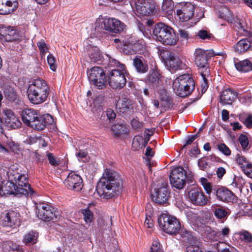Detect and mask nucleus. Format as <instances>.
<instances>
[{
    "instance_id": "53",
    "label": "nucleus",
    "mask_w": 252,
    "mask_h": 252,
    "mask_svg": "<svg viewBox=\"0 0 252 252\" xmlns=\"http://www.w3.org/2000/svg\"><path fill=\"white\" fill-rule=\"evenodd\" d=\"M218 149L226 156H229L231 154V151L229 148L224 144H220L218 145Z\"/></svg>"
},
{
    "instance_id": "47",
    "label": "nucleus",
    "mask_w": 252,
    "mask_h": 252,
    "mask_svg": "<svg viewBox=\"0 0 252 252\" xmlns=\"http://www.w3.org/2000/svg\"><path fill=\"white\" fill-rule=\"evenodd\" d=\"M236 160L237 163L241 166L242 169H243V166H246L248 163L250 162L246 158L239 154L237 155Z\"/></svg>"
},
{
    "instance_id": "25",
    "label": "nucleus",
    "mask_w": 252,
    "mask_h": 252,
    "mask_svg": "<svg viewBox=\"0 0 252 252\" xmlns=\"http://www.w3.org/2000/svg\"><path fill=\"white\" fill-rule=\"evenodd\" d=\"M38 113L34 110L26 109L22 111L21 117L23 123L31 127L35 118L38 117Z\"/></svg>"
},
{
    "instance_id": "18",
    "label": "nucleus",
    "mask_w": 252,
    "mask_h": 252,
    "mask_svg": "<svg viewBox=\"0 0 252 252\" xmlns=\"http://www.w3.org/2000/svg\"><path fill=\"white\" fill-rule=\"evenodd\" d=\"M234 50L238 54H243L252 50V34L237 42L234 46Z\"/></svg>"
},
{
    "instance_id": "44",
    "label": "nucleus",
    "mask_w": 252,
    "mask_h": 252,
    "mask_svg": "<svg viewBox=\"0 0 252 252\" xmlns=\"http://www.w3.org/2000/svg\"><path fill=\"white\" fill-rule=\"evenodd\" d=\"M159 56L165 63L167 61H169L175 54L168 50L161 49L159 51Z\"/></svg>"
},
{
    "instance_id": "51",
    "label": "nucleus",
    "mask_w": 252,
    "mask_h": 252,
    "mask_svg": "<svg viewBox=\"0 0 252 252\" xmlns=\"http://www.w3.org/2000/svg\"><path fill=\"white\" fill-rule=\"evenodd\" d=\"M238 140L241 144L243 149L245 150L249 145L248 137L246 135L241 134L239 137Z\"/></svg>"
},
{
    "instance_id": "7",
    "label": "nucleus",
    "mask_w": 252,
    "mask_h": 252,
    "mask_svg": "<svg viewBox=\"0 0 252 252\" xmlns=\"http://www.w3.org/2000/svg\"><path fill=\"white\" fill-rule=\"evenodd\" d=\"M89 80L91 84L98 89H102L106 87V76L103 69L99 66H94L87 72Z\"/></svg>"
},
{
    "instance_id": "34",
    "label": "nucleus",
    "mask_w": 252,
    "mask_h": 252,
    "mask_svg": "<svg viewBox=\"0 0 252 252\" xmlns=\"http://www.w3.org/2000/svg\"><path fill=\"white\" fill-rule=\"evenodd\" d=\"M112 131L114 137L118 138L122 134L127 133L128 130L126 125L118 124L112 126Z\"/></svg>"
},
{
    "instance_id": "2",
    "label": "nucleus",
    "mask_w": 252,
    "mask_h": 252,
    "mask_svg": "<svg viewBox=\"0 0 252 252\" xmlns=\"http://www.w3.org/2000/svg\"><path fill=\"white\" fill-rule=\"evenodd\" d=\"M49 90L45 81L41 78L34 79L28 89V98L34 104H41L46 100Z\"/></svg>"
},
{
    "instance_id": "42",
    "label": "nucleus",
    "mask_w": 252,
    "mask_h": 252,
    "mask_svg": "<svg viewBox=\"0 0 252 252\" xmlns=\"http://www.w3.org/2000/svg\"><path fill=\"white\" fill-rule=\"evenodd\" d=\"M242 241L247 243H252V234L247 230H242L239 233Z\"/></svg>"
},
{
    "instance_id": "9",
    "label": "nucleus",
    "mask_w": 252,
    "mask_h": 252,
    "mask_svg": "<svg viewBox=\"0 0 252 252\" xmlns=\"http://www.w3.org/2000/svg\"><path fill=\"white\" fill-rule=\"evenodd\" d=\"M37 217L44 221L53 222L57 221L60 218V215L54 208L47 204L42 203L36 207Z\"/></svg>"
},
{
    "instance_id": "23",
    "label": "nucleus",
    "mask_w": 252,
    "mask_h": 252,
    "mask_svg": "<svg viewBox=\"0 0 252 252\" xmlns=\"http://www.w3.org/2000/svg\"><path fill=\"white\" fill-rule=\"evenodd\" d=\"M5 97L15 105H20L22 103L16 90L10 86H7L4 90Z\"/></svg>"
},
{
    "instance_id": "6",
    "label": "nucleus",
    "mask_w": 252,
    "mask_h": 252,
    "mask_svg": "<svg viewBox=\"0 0 252 252\" xmlns=\"http://www.w3.org/2000/svg\"><path fill=\"white\" fill-rule=\"evenodd\" d=\"M158 222L164 232L171 235H176L181 229L179 220L168 214H162L158 218Z\"/></svg>"
},
{
    "instance_id": "46",
    "label": "nucleus",
    "mask_w": 252,
    "mask_h": 252,
    "mask_svg": "<svg viewBox=\"0 0 252 252\" xmlns=\"http://www.w3.org/2000/svg\"><path fill=\"white\" fill-rule=\"evenodd\" d=\"M213 234L218 237L225 238L228 236L230 233V229L228 227H224L221 231H213Z\"/></svg>"
},
{
    "instance_id": "12",
    "label": "nucleus",
    "mask_w": 252,
    "mask_h": 252,
    "mask_svg": "<svg viewBox=\"0 0 252 252\" xmlns=\"http://www.w3.org/2000/svg\"><path fill=\"white\" fill-rule=\"evenodd\" d=\"M134 5L136 12L142 16H148L153 13L155 6L148 0H131V5Z\"/></svg>"
},
{
    "instance_id": "43",
    "label": "nucleus",
    "mask_w": 252,
    "mask_h": 252,
    "mask_svg": "<svg viewBox=\"0 0 252 252\" xmlns=\"http://www.w3.org/2000/svg\"><path fill=\"white\" fill-rule=\"evenodd\" d=\"M19 39V35L16 31L13 29L9 28L6 36V41H16Z\"/></svg>"
},
{
    "instance_id": "19",
    "label": "nucleus",
    "mask_w": 252,
    "mask_h": 252,
    "mask_svg": "<svg viewBox=\"0 0 252 252\" xmlns=\"http://www.w3.org/2000/svg\"><path fill=\"white\" fill-rule=\"evenodd\" d=\"M3 113L5 115V123L8 127L16 129L21 127V122L11 110L5 109Z\"/></svg>"
},
{
    "instance_id": "11",
    "label": "nucleus",
    "mask_w": 252,
    "mask_h": 252,
    "mask_svg": "<svg viewBox=\"0 0 252 252\" xmlns=\"http://www.w3.org/2000/svg\"><path fill=\"white\" fill-rule=\"evenodd\" d=\"M108 83L114 89H121L126 85V78L123 70L112 69L108 74Z\"/></svg>"
},
{
    "instance_id": "24",
    "label": "nucleus",
    "mask_w": 252,
    "mask_h": 252,
    "mask_svg": "<svg viewBox=\"0 0 252 252\" xmlns=\"http://www.w3.org/2000/svg\"><path fill=\"white\" fill-rule=\"evenodd\" d=\"M237 93L230 89L223 90L220 95V101L223 104L231 105L237 97Z\"/></svg>"
},
{
    "instance_id": "55",
    "label": "nucleus",
    "mask_w": 252,
    "mask_h": 252,
    "mask_svg": "<svg viewBox=\"0 0 252 252\" xmlns=\"http://www.w3.org/2000/svg\"><path fill=\"white\" fill-rule=\"evenodd\" d=\"M226 244L223 242H219L217 244V249L218 252H233L232 250H230L229 248L224 247Z\"/></svg>"
},
{
    "instance_id": "48",
    "label": "nucleus",
    "mask_w": 252,
    "mask_h": 252,
    "mask_svg": "<svg viewBox=\"0 0 252 252\" xmlns=\"http://www.w3.org/2000/svg\"><path fill=\"white\" fill-rule=\"evenodd\" d=\"M186 250L187 252H203L199 247L198 241L194 244L187 245Z\"/></svg>"
},
{
    "instance_id": "58",
    "label": "nucleus",
    "mask_w": 252,
    "mask_h": 252,
    "mask_svg": "<svg viewBox=\"0 0 252 252\" xmlns=\"http://www.w3.org/2000/svg\"><path fill=\"white\" fill-rule=\"evenodd\" d=\"M8 29H9V28H7L5 27H0V39H3L6 41Z\"/></svg>"
},
{
    "instance_id": "26",
    "label": "nucleus",
    "mask_w": 252,
    "mask_h": 252,
    "mask_svg": "<svg viewBox=\"0 0 252 252\" xmlns=\"http://www.w3.org/2000/svg\"><path fill=\"white\" fill-rule=\"evenodd\" d=\"M116 107L119 112L122 114H129L132 112V109L129 100L125 97L120 98L117 101Z\"/></svg>"
},
{
    "instance_id": "33",
    "label": "nucleus",
    "mask_w": 252,
    "mask_h": 252,
    "mask_svg": "<svg viewBox=\"0 0 252 252\" xmlns=\"http://www.w3.org/2000/svg\"><path fill=\"white\" fill-rule=\"evenodd\" d=\"M3 252H23L21 247L12 241H6L2 244Z\"/></svg>"
},
{
    "instance_id": "29",
    "label": "nucleus",
    "mask_w": 252,
    "mask_h": 252,
    "mask_svg": "<svg viewBox=\"0 0 252 252\" xmlns=\"http://www.w3.org/2000/svg\"><path fill=\"white\" fill-rule=\"evenodd\" d=\"M165 64L171 71H174L182 69L183 65H184L179 57L175 55L169 61H167Z\"/></svg>"
},
{
    "instance_id": "62",
    "label": "nucleus",
    "mask_w": 252,
    "mask_h": 252,
    "mask_svg": "<svg viewBox=\"0 0 252 252\" xmlns=\"http://www.w3.org/2000/svg\"><path fill=\"white\" fill-rule=\"evenodd\" d=\"M198 165L201 170H205L207 168L208 163L203 158H200L198 160Z\"/></svg>"
},
{
    "instance_id": "64",
    "label": "nucleus",
    "mask_w": 252,
    "mask_h": 252,
    "mask_svg": "<svg viewBox=\"0 0 252 252\" xmlns=\"http://www.w3.org/2000/svg\"><path fill=\"white\" fill-rule=\"evenodd\" d=\"M106 115L108 119L110 121L113 120L116 118V114L111 109H107L106 111Z\"/></svg>"
},
{
    "instance_id": "57",
    "label": "nucleus",
    "mask_w": 252,
    "mask_h": 252,
    "mask_svg": "<svg viewBox=\"0 0 252 252\" xmlns=\"http://www.w3.org/2000/svg\"><path fill=\"white\" fill-rule=\"evenodd\" d=\"M178 34L183 40H187L189 37V32L185 29H179Z\"/></svg>"
},
{
    "instance_id": "59",
    "label": "nucleus",
    "mask_w": 252,
    "mask_h": 252,
    "mask_svg": "<svg viewBox=\"0 0 252 252\" xmlns=\"http://www.w3.org/2000/svg\"><path fill=\"white\" fill-rule=\"evenodd\" d=\"M241 121L248 127H252V115H249L245 120L240 119Z\"/></svg>"
},
{
    "instance_id": "32",
    "label": "nucleus",
    "mask_w": 252,
    "mask_h": 252,
    "mask_svg": "<svg viewBox=\"0 0 252 252\" xmlns=\"http://www.w3.org/2000/svg\"><path fill=\"white\" fill-rule=\"evenodd\" d=\"M159 99L165 107H169L172 104V99L168 95L166 89L163 87H160L158 89Z\"/></svg>"
},
{
    "instance_id": "40",
    "label": "nucleus",
    "mask_w": 252,
    "mask_h": 252,
    "mask_svg": "<svg viewBox=\"0 0 252 252\" xmlns=\"http://www.w3.org/2000/svg\"><path fill=\"white\" fill-rule=\"evenodd\" d=\"M89 56L92 61L94 62L99 61L102 59V55L97 47H91L90 50Z\"/></svg>"
},
{
    "instance_id": "50",
    "label": "nucleus",
    "mask_w": 252,
    "mask_h": 252,
    "mask_svg": "<svg viewBox=\"0 0 252 252\" xmlns=\"http://www.w3.org/2000/svg\"><path fill=\"white\" fill-rule=\"evenodd\" d=\"M202 79L203 80V82L201 84V92L202 93H204L208 89V79L207 77L209 76V75H205L203 74H200Z\"/></svg>"
},
{
    "instance_id": "31",
    "label": "nucleus",
    "mask_w": 252,
    "mask_h": 252,
    "mask_svg": "<svg viewBox=\"0 0 252 252\" xmlns=\"http://www.w3.org/2000/svg\"><path fill=\"white\" fill-rule=\"evenodd\" d=\"M22 174V171L17 164L11 165L7 171L8 180L12 181H15L19 179Z\"/></svg>"
},
{
    "instance_id": "1",
    "label": "nucleus",
    "mask_w": 252,
    "mask_h": 252,
    "mask_svg": "<svg viewBox=\"0 0 252 252\" xmlns=\"http://www.w3.org/2000/svg\"><path fill=\"white\" fill-rule=\"evenodd\" d=\"M123 187L120 175L114 170L106 169L96 186L100 197L108 199L118 195Z\"/></svg>"
},
{
    "instance_id": "15",
    "label": "nucleus",
    "mask_w": 252,
    "mask_h": 252,
    "mask_svg": "<svg viewBox=\"0 0 252 252\" xmlns=\"http://www.w3.org/2000/svg\"><path fill=\"white\" fill-rule=\"evenodd\" d=\"M66 188L75 191H80L83 187V180L78 174L70 172L64 182Z\"/></svg>"
},
{
    "instance_id": "16",
    "label": "nucleus",
    "mask_w": 252,
    "mask_h": 252,
    "mask_svg": "<svg viewBox=\"0 0 252 252\" xmlns=\"http://www.w3.org/2000/svg\"><path fill=\"white\" fill-rule=\"evenodd\" d=\"M103 29L112 33H119L124 30V24L115 18L104 19L101 24Z\"/></svg>"
},
{
    "instance_id": "35",
    "label": "nucleus",
    "mask_w": 252,
    "mask_h": 252,
    "mask_svg": "<svg viewBox=\"0 0 252 252\" xmlns=\"http://www.w3.org/2000/svg\"><path fill=\"white\" fill-rule=\"evenodd\" d=\"M235 66L238 71L242 72H247L252 70V63L247 59L236 63Z\"/></svg>"
},
{
    "instance_id": "36",
    "label": "nucleus",
    "mask_w": 252,
    "mask_h": 252,
    "mask_svg": "<svg viewBox=\"0 0 252 252\" xmlns=\"http://www.w3.org/2000/svg\"><path fill=\"white\" fill-rule=\"evenodd\" d=\"M159 74L156 71L152 70L145 78L146 82L153 87H158L159 84Z\"/></svg>"
},
{
    "instance_id": "60",
    "label": "nucleus",
    "mask_w": 252,
    "mask_h": 252,
    "mask_svg": "<svg viewBox=\"0 0 252 252\" xmlns=\"http://www.w3.org/2000/svg\"><path fill=\"white\" fill-rule=\"evenodd\" d=\"M197 36L202 39H209L211 37V34L208 33L205 30H200L197 33Z\"/></svg>"
},
{
    "instance_id": "27",
    "label": "nucleus",
    "mask_w": 252,
    "mask_h": 252,
    "mask_svg": "<svg viewBox=\"0 0 252 252\" xmlns=\"http://www.w3.org/2000/svg\"><path fill=\"white\" fill-rule=\"evenodd\" d=\"M1 190L6 191L4 192L5 193L10 194H27L28 192L25 189H19L15 181H9L1 188Z\"/></svg>"
},
{
    "instance_id": "14",
    "label": "nucleus",
    "mask_w": 252,
    "mask_h": 252,
    "mask_svg": "<svg viewBox=\"0 0 252 252\" xmlns=\"http://www.w3.org/2000/svg\"><path fill=\"white\" fill-rule=\"evenodd\" d=\"M19 223L20 214L13 211L2 214L0 218V225L3 227H12Z\"/></svg>"
},
{
    "instance_id": "61",
    "label": "nucleus",
    "mask_w": 252,
    "mask_h": 252,
    "mask_svg": "<svg viewBox=\"0 0 252 252\" xmlns=\"http://www.w3.org/2000/svg\"><path fill=\"white\" fill-rule=\"evenodd\" d=\"M76 155L78 158H84V159H82L84 162L88 160V153L85 151L79 150Z\"/></svg>"
},
{
    "instance_id": "13",
    "label": "nucleus",
    "mask_w": 252,
    "mask_h": 252,
    "mask_svg": "<svg viewBox=\"0 0 252 252\" xmlns=\"http://www.w3.org/2000/svg\"><path fill=\"white\" fill-rule=\"evenodd\" d=\"M190 202L196 206H203L207 203L208 199L200 188H193L188 192Z\"/></svg>"
},
{
    "instance_id": "21",
    "label": "nucleus",
    "mask_w": 252,
    "mask_h": 252,
    "mask_svg": "<svg viewBox=\"0 0 252 252\" xmlns=\"http://www.w3.org/2000/svg\"><path fill=\"white\" fill-rule=\"evenodd\" d=\"M218 200L225 202L233 203L237 200V197L230 190L225 188H219L216 192Z\"/></svg>"
},
{
    "instance_id": "30",
    "label": "nucleus",
    "mask_w": 252,
    "mask_h": 252,
    "mask_svg": "<svg viewBox=\"0 0 252 252\" xmlns=\"http://www.w3.org/2000/svg\"><path fill=\"white\" fill-rule=\"evenodd\" d=\"M133 64L136 71L139 73H144L148 70V65L144 63L142 57L136 56L133 60Z\"/></svg>"
},
{
    "instance_id": "49",
    "label": "nucleus",
    "mask_w": 252,
    "mask_h": 252,
    "mask_svg": "<svg viewBox=\"0 0 252 252\" xmlns=\"http://www.w3.org/2000/svg\"><path fill=\"white\" fill-rule=\"evenodd\" d=\"M47 158L49 163L54 166H58L60 163V159L56 158L52 153H49L47 154Z\"/></svg>"
},
{
    "instance_id": "5",
    "label": "nucleus",
    "mask_w": 252,
    "mask_h": 252,
    "mask_svg": "<svg viewBox=\"0 0 252 252\" xmlns=\"http://www.w3.org/2000/svg\"><path fill=\"white\" fill-rule=\"evenodd\" d=\"M194 63L197 66L200 74L209 75L210 69L208 65V60L215 55H219V54H215L213 50H204L201 48L195 50L194 53Z\"/></svg>"
},
{
    "instance_id": "41",
    "label": "nucleus",
    "mask_w": 252,
    "mask_h": 252,
    "mask_svg": "<svg viewBox=\"0 0 252 252\" xmlns=\"http://www.w3.org/2000/svg\"><path fill=\"white\" fill-rule=\"evenodd\" d=\"M38 236V233L33 231H31L25 235L24 242L26 244H35L37 242Z\"/></svg>"
},
{
    "instance_id": "54",
    "label": "nucleus",
    "mask_w": 252,
    "mask_h": 252,
    "mask_svg": "<svg viewBox=\"0 0 252 252\" xmlns=\"http://www.w3.org/2000/svg\"><path fill=\"white\" fill-rule=\"evenodd\" d=\"M242 170L248 177L252 178V163L251 162L246 166H243Z\"/></svg>"
},
{
    "instance_id": "56",
    "label": "nucleus",
    "mask_w": 252,
    "mask_h": 252,
    "mask_svg": "<svg viewBox=\"0 0 252 252\" xmlns=\"http://www.w3.org/2000/svg\"><path fill=\"white\" fill-rule=\"evenodd\" d=\"M149 252H161L159 243L158 241H154L151 247Z\"/></svg>"
},
{
    "instance_id": "10",
    "label": "nucleus",
    "mask_w": 252,
    "mask_h": 252,
    "mask_svg": "<svg viewBox=\"0 0 252 252\" xmlns=\"http://www.w3.org/2000/svg\"><path fill=\"white\" fill-rule=\"evenodd\" d=\"M187 172L183 167H177L171 172L170 182L171 185L179 189L184 188L186 184Z\"/></svg>"
},
{
    "instance_id": "52",
    "label": "nucleus",
    "mask_w": 252,
    "mask_h": 252,
    "mask_svg": "<svg viewBox=\"0 0 252 252\" xmlns=\"http://www.w3.org/2000/svg\"><path fill=\"white\" fill-rule=\"evenodd\" d=\"M47 62L51 69L53 71H55L56 69V60L52 54H50L47 57Z\"/></svg>"
},
{
    "instance_id": "22",
    "label": "nucleus",
    "mask_w": 252,
    "mask_h": 252,
    "mask_svg": "<svg viewBox=\"0 0 252 252\" xmlns=\"http://www.w3.org/2000/svg\"><path fill=\"white\" fill-rule=\"evenodd\" d=\"M18 6L17 0H0V14H11L18 8Z\"/></svg>"
},
{
    "instance_id": "39",
    "label": "nucleus",
    "mask_w": 252,
    "mask_h": 252,
    "mask_svg": "<svg viewBox=\"0 0 252 252\" xmlns=\"http://www.w3.org/2000/svg\"><path fill=\"white\" fill-rule=\"evenodd\" d=\"M181 236L183 241L187 243V245L194 244V243L198 241L196 238L193 236L192 233L189 231H182L181 233Z\"/></svg>"
},
{
    "instance_id": "28",
    "label": "nucleus",
    "mask_w": 252,
    "mask_h": 252,
    "mask_svg": "<svg viewBox=\"0 0 252 252\" xmlns=\"http://www.w3.org/2000/svg\"><path fill=\"white\" fill-rule=\"evenodd\" d=\"M15 182L19 189H25L27 191V195L31 196L34 193V190L29 184L28 177L25 174L22 173L21 176Z\"/></svg>"
},
{
    "instance_id": "17",
    "label": "nucleus",
    "mask_w": 252,
    "mask_h": 252,
    "mask_svg": "<svg viewBox=\"0 0 252 252\" xmlns=\"http://www.w3.org/2000/svg\"><path fill=\"white\" fill-rule=\"evenodd\" d=\"M54 119L51 115L46 114L41 115L38 114V117L35 118L31 127L40 131L43 130L47 126L52 125Z\"/></svg>"
},
{
    "instance_id": "37",
    "label": "nucleus",
    "mask_w": 252,
    "mask_h": 252,
    "mask_svg": "<svg viewBox=\"0 0 252 252\" xmlns=\"http://www.w3.org/2000/svg\"><path fill=\"white\" fill-rule=\"evenodd\" d=\"M174 3L172 0H163L161 7L162 13L167 16L172 15Z\"/></svg>"
},
{
    "instance_id": "4",
    "label": "nucleus",
    "mask_w": 252,
    "mask_h": 252,
    "mask_svg": "<svg viewBox=\"0 0 252 252\" xmlns=\"http://www.w3.org/2000/svg\"><path fill=\"white\" fill-rule=\"evenodd\" d=\"M153 33L157 39L163 44L173 45L177 42L174 30L163 23L160 22L155 26Z\"/></svg>"
},
{
    "instance_id": "20",
    "label": "nucleus",
    "mask_w": 252,
    "mask_h": 252,
    "mask_svg": "<svg viewBox=\"0 0 252 252\" xmlns=\"http://www.w3.org/2000/svg\"><path fill=\"white\" fill-rule=\"evenodd\" d=\"M194 6L190 2H186L181 9L177 10V14L180 19L183 21H187L190 19L194 15Z\"/></svg>"
},
{
    "instance_id": "45",
    "label": "nucleus",
    "mask_w": 252,
    "mask_h": 252,
    "mask_svg": "<svg viewBox=\"0 0 252 252\" xmlns=\"http://www.w3.org/2000/svg\"><path fill=\"white\" fill-rule=\"evenodd\" d=\"M81 212L84 216V220L87 223L91 222L94 218V215L92 212H91L89 208L85 209H82Z\"/></svg>"
},
{
    "instance_id": "8",
    "label": "nucleus",
    "mask_w": 252,
    "mask_h": 252,
    "mask_svg": "<svg viewBox=\"0 0 252 252\" xmlns=\"http://www.w3.org/2000/svg\"><path fill=\"white\" fill-rule=\"evenodd\" d=\"M170 192L168 189V184L166 182H163L161 185L154 189L151 192V196L153 202L159 205L168 204V200L170 197Z\"/></svg>"
},
{
    "instance_id": "63",
    "label": "nucleus",
    "mask_w": 252,
    "mask_h": 252,
    "mask_svg": "<svg viewBox=\"0 0 252 252\" xmlns=\"http://www.w3.org/2000/svg\"><path fill=\"white\" fill-rule=\"evenodd\" d=\"M8 147L13 152H16L18 151V146L13 141H10L7 142Z\"/></svg>"
},
{
    "instance_id": "3",
    "label": "nucleus",
    "mask_w": 252,
    "mask_h": 252,
    "mask_svg": "<svg viewBox=\"0 0 252 252\" xmlns=\"http://www.w3.org/2000/svg\"><path fill=\"white\" fill-rule=\"evenodd\" d=\"M172 87L177 95L185 97L190 94L195 89V82L189 74L179 76L173 82Z\"/></svg>"
},
{
    "instance_id": "38",
    "label": "nucleus",
    "mask_w": 252,
    "mask_h": 252,
    "mask_svg": "<svg viewBox=\"0 0 252 252\" xmlns=\"http://www.w3.org/2000/svg\"><path fill=\"white\" fill-rule=\"evenodd\" d=\"M212 210L215 216L219 219H224L228 216V212L222 207L214 205L212 206Z\"/></svg>"
}]
</instances>
